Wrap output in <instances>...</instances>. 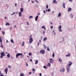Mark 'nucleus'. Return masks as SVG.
I'll return each mask as SVG.
<instances>
[{
    "instance_id": "obj_1",
    "label": "nucleus",
    "mask_w": 76,
    "mask_h": 76,
    "mask_svg": "<svg viewBox=\"0 0 76 76\" xmlns=\"http://www.w3.org/2000/svg\"><path fill=\"white\" fill-rule=\"evenodd\" d=\"M0 54H1V55L0 56V58H3V56H4L6 55V54H5V53H4V52H1L0 53Z\"/></svg>"
},
{
    "instance_id": "obj_2",
    "label": "nucleus",
    "mask_w": 76,
    "mask_h": 76,
    "mask_svg": "<svg viewBox=\"0 0 76 76\" xmlns=\"http://www.w3.org/2000/svg\"><path fill=\"white\" fill-rule=\"evenodd\" d=\"M0 42L1 45V48H3V44H2V40H1V37H0Z\"/></svg>"
},
{
    "instance_id": "obj_3",
    "label": "nucleus",
    "mask_w": 76,
    "mask_h": 76,
    "mask_svg": "<svg viewBox=\"0 0 76 76\" xmlns=\"http://www.w3.org/2000/svg\"><path fill=\"white\" fill-rule=\"evenodd\" d=\"M33 41V39L32 38V37L30 38L29 43L30 44H31V43H32V42Z\"/></svg>"
},
{
    "instance_id": "obj_4",
    "label": "nucleus",
    "mask_w": 76,
    "mask_h": 76,
    "mask_svg": "<svg viewBox=\"0 0 76 76\" xmlns=\"http://www.w3.org/2000/svg\"><path fill=\"white\" fill-rule=\"evenodd\" d=\"M66 67V70H67V72H69V69H70V67H69V66H68L67 65Z\"/></svg>"
},
{
    "instance_id": "obj_5",
    "label": "nucleus",
    "mask_w": 76,
    "mask_h": 76,
    "mask_svg": "<svg viewBox=\"0 0 76 76\" xmlns=\"http://www.w3.org/2000/svg\"><path fill=\"white\" fill-rule=\"evenodd\" d=\"M65 71V69L64 68H61L60 69V72H64Z\"/></svg>"
},
{
    "instance_id": "obj_6",
    "label": "nucleus",
    "mask_w": 76,
    "mask_h": 76,
    "mask_svg": "<svg viewBox=\"0 0 76 76\" xmlns=\"http://www.w3.org/2000/svg\"><path fill=\"white\" fill-rule=\"evenodd\" d=\"M40 52L41 53L44 54V53H45V50H42L40 51Z\"/></svg>"
},
{
    "instance_id": "obj_7",
    "label": "nucleus",
    "mask_w": 76,
    "mask_h": 76,
    "mask_svg": "<svg viewBox=\"0 0 76 76\" xmlns=\"http://www.w3.org/2000/svg\"><path fill=\"white\" fill-rule=\"evenodd\" d=\"M21 55V53H18L16 54V57L17 58H18V56H20Z\"/></svg>"
},
{
    "instance_id": "obj_8",
    "label": "nucleus",
    "mask_w": 76,
    "mask_h": 76,
    "mask_svg": "<svg viewBox=\"0 0 76 76\" xmlns=\"http://www.w3.org/2000/svg\"><path fill=\"white\" fill-rule=\"evenodd\" d=\"M72 64H73V63H72V62L71 61H69L68 64V65L69 66V67H70Z\"/></svg>"
},
{
    "instance_id": "obj_9",
    "label": "nucleus",
    "mask_w": 76,
    "mask_h": 76,
    "mask_svg": "<svg viewBox=\"0 0 76 76\" xmlns=\"http://www.w3.org/2000/svg\"><path fill=\"white\" fill-rule=\"evenodd\" d=\"M5 72L6 73V74H7V72H8V69L7 68H6L5 70Z\"/></svg>"
},
{
    "instance_id": "obj_10",
    "label": "nucleus",
    "mask_w": 76,
    "mask_h": 76,
    "mask_svg": "<svg viewBox=\"0 0 76 76\" xmlns=\"http://www.w3.org/2000/svg\"><path fill=\"white\" fill-rule=\"evenodd\" d=\"M71 11H72V9L70 7L69 8L68 10V12H71Z\"/></svg>"
},
{
    "instance_id": "obj_11",
    "label": "nucleus",
    "mask_w": 76,
    "mask_h": 76,
    "mask_svg": "<svg viewBox=\"0 0 76 76\" xmlns=\"http://www.w3.org/2000/svg\"><path fill=\"white\" fill-rule=\"evenodd\" d=\"M49 61H50V63H52V62L53 61V59L52 58H50L49 59Z\"/></svg>"
},
{
    "instance_id": "obj_12",
    "label": "nucleus",
    "mask_w": 76,
    "mask_h": 76,
    "mask_svg": "<svg viewBox=\"0 0 76 76\" xmlns=\"http://www.w3.org/2000/svg\"><path fill=\"white\" fill-rule=\"evenodd\" d=\"M38 18V16L37 15L36 16V17L35 18V21H37Z\"/></svg>"
},
{
    "instance_id": "obj_13",
    "label": "nucleus",
    "mask_w": 76,
    "mask_h": 76,
    "mask_svg": "<svg viewBox=\"0 0 76 76\" xmlns=\"http://www.w3.org/2000/svg\"><path fill=\"white\" fill-rule=\"evenodd\" d=\"M55 3V4H57V1H56V0H53V3Z\"/></svg>"
},
{
    "instance_id": "obj_14",
    "label": "nucleus",
    "mask_w": 76,
    "mask_h": 76,
    "mask_svg": "<svg viewBox=\"0 0 76 76\" xmlns=\"http://www.w3.org/2000/svg\"><path fill=\"white\" fill-rule=\"evenodd\" d=\"M71 54H70L69 53H68V55H66V57H70L71 56Z\"/></svg>"
},
{
    "instance_id": "obj_15",
    "label": "nucleus",
    "mask_w": 76,
    "mask_h": 76,
    "mask_svg": "<svg viewBox=\"0 0 76 76\" xmlns=\"http://www.w3.org/2000/svg\"><path fill=\"white\" fill-rule=\"evenodd\" d=\"M19 16H20V17H21V16H22V12H20L19 13Z\"/></svg>"
},
{
    "instance_id": "obj_16",
    "label": "nucleus",
    "mask_w": 76,
    "mask_h": 76,
    "mask_svg": "<svg viewBox=\"0 0 76 76\" xmlns=\"http://www.w3.org/2000/svg\"><path fill=\"white\" fill-rule=\"evenodd\" d=\"M38 63V60H35V64H37Z\"/></svg>"
},
{
    "instance_id": "obj_17",
    "label": "nucleus",
    "mask_w": 76,
    "mask_h": 76,
    "mask_svg": "<svg viewBox=\"0 0 76 76\" xmlns=\"http://www.w3.org/2000/svg\"><path fill=\"white\" fill-rule=\"evenodd\" d=\"M63 6L64 8H65L66 7H65V3L64 2L63 3Z\"/></svg>"
},
{
    "instance_id": "obj_18",
    "label": "nucleus",
    "mask_w": 76,
    "mask_h": 76,
    "mask_svg": "<svg viewBox=\"0 0 76 76\" xmlns=\"http://www.w3.org/2000/svg\"><path fill=\"white\" fill-rule=\"evenodd\" d=\"M7 57L8 58H10V54H9V53H8L7 55Z\"/></svg>"
},
{
    "instance_id": "obj_19",
    "label": "nucleus",
    "mask_w": 76,
    "mask_h": 76,
    "mask_svg": "<svg viewBox=\"0 0 76 76\" xmlns=\"http://www.w3.org/2000/svg\"><path fill=\"white\" fill-rule=\"evenodd\" d=\"M70 16L71 17V19H73V15L72 14H71L70 15Z\"/></svg>"
},
{
    "instance_id": "obj_20",
    "label": "nucleus",
    "mask_w": 76,
    "mask_h": 76,
    "mask_svg": "<svg viewBox=\"0 0 76 76\" xmlns=\"http://www.w3.org/2000/svg\"><path fill=\"white\" fill-rule=\"evenodd\" d=\"M21 55H20L21 56V58H22V57H23V56H24V55L22 53H21Z\"/></svg>"
},
{
    "instance_id": "obj_21",
    "label": "nucleus",
    "mask_w": 76,
    "mask_h": 76,
    "mask_svg": "<svg viewBox=\"0 0 76 76\" xmlns=\"http://www.w3.org/2000/svg\"><path fill=\"white\" fill-rule=\"evenodd\" d=\"M18 13V12H14L13 14H11L10 15H15V13H16L17 14V13Z\"/></svg>"
},
{
    "instance_id": "obj_22",
    "label": "nucleus",
    "mask_w": 76,
    "mask_h": 76,
    "mask_svg": "<svg viewBox=\"0 0 76 76\" xmlns=\"http://www.w3.org/2000/svg\"><path fill=\"white\" fill-rule=\"evenodd\" d=\"M6 26H7V25H8L9 26L10 25V24L9 23H7L5 24Z\"/></svg>"
},
{
    "instance_id": "obj_23",
    "label": "nucleus",
    "mask_w": 76,
    "mask_h": 76,
    "mask_svg": "<svg viewBox=\"0 0 76 76\" xmlns=\"http://www.w3.org/2000/svg\"><path fill=\"white\" fill-rule=\"evenodd\" d=\"M20 76H25V74H23V73H21L20 74Z\"/></svg>"
},
{
    "instance_id": "obj_24",
    "label": "nucleus",
    "mask_w": 76,
    "mask_h": 76,
    "mask_svg": "<svg viewBox=\"0 0 76 76\" xmlns=\"http://www.w3.org/2000/svg\"><path fill=\"white\" fill-rule=\"evenodd\" d=\"M20 11L21 12H23V8H21L20 9Z\"/></svg>"
},
{
    "instance_id": "obj_25",
    "label": "nucleus",
    "mask_w": 76,
    "mask_h": 76,
    "mask_svg": "<svg viewBox=\"0 0 76 76\" xmlns=\"http://www.w3.org/2000/svg\"><path fill=\"white\" fill-rule=\"evenodd\" d=\"M48 67H50L51 66V64H50V63H48Z\"/></svg>"
},
{
    "instance_id": "obj_26",
    "label": "nucleus",
    "mask_w": 76,
    "mask_h": 76,
    "mask_svg": "<svg viewBox=\"0 0 76 76\" xmlns=\"http://www.w3.org/2000/svg\"><path fill=\"white\" fill-rule=\"evenodd\" d=\"M60 16H61V12H59L58 15V17H60Z\"/></svg>"
},
{
    "instance_id": "obj_27",
    "label": "nucleus",
    "mask_w": 76,
    "mask_h": 76,
    "mask_svg": "<svg viewBox=\"0 0 76 76\" xmlns=\"http://www.w3.org/2000/svg\"><path fill=\"white\" fill-rule=\"evenodd\" d=\"M11 42H12V43H13L14 42V41L12 39H11Z\"/></svg>"
},
{
    "instance_id": "obj_28",
    "label": "nucleus",
    "mask_w": 76,
    "mask_h": 76,
    "mask_svg": "<svg viewBox=\"0 0 76 76\" xmlns=\"http://www.w3.org/2000/svg\"><path fill=\"white\" fill-rule=\"evenodd\" d=\"M43 46H44L45 49V48H47V46H45V44L43 45Z\"/></svg>"
},
{
    "instance_id": "obj_29",
    "label": "nucleus",
    "mask_w": 76,
    "mask_h": 76,
    "mask_svg": "<svg viewBox=\"0 0 76 76\" xmlns=\"http://www.w3.org/2000/svg\"><path fill=\"white\" fill-rule=\"evenodd\" d=\"M43 68H44V69H47V67L45 66H43Z\"/></svg>"
},
{
    "instance_id": "obj_30",
    "label": "nucleus",
    "mask_w": 76,
    "mask_h": 76,
    "mask_svg": "<svg viewBox=\"0 0 76 76\" xmlns=\"http://www.w3.org/2000/svg\"><path fill=\"white\" fill-rule=\"evenodd\" d=\"M46 40H47V38L45 37L43 39L44 41H46Z\"/></svg>"
},
{
    "instance_id": "obj_31",
    "label": "nucleus",
    "mask_w": 76,
    "mask_h": 76,
    "mask_svg": "<svg viewBox=\"0 0 76 76\" xmlns=\"http://www.w3.org/2000/svg\"><path fill=\"white\" fill-rule=\"evenodd\" d=\"M58 60L59 61H60V62H62V60H61V59H59Z\"/></svg>"
},
{
    "instance_id": "obj_32",
    "label": "nucleus",
    "mask_w": 76,
    "mask_h": 76,
    "mask_svg": "<svg viewBox=\"0 0 76 76\" xmlns=\"http://www.w3.org/2000/svg\"><path fill=\"white\" fill-rule=\"evenodd\" d=\"M2 33L3 34V35H4V34H5V32H4V31H3L2 32Z\"/></svg>"
},
{
    "instance_id": "obj_33",
    "label": "nucleus",
    "mask_w": 76,
    "mask_h": 76,
    "mask_svg": "<svg viewBox=\"0 0 76 76\" xmlns=\"http://www.w3.org/2000/svg\"><path fill=\"white\" fill-rule=\"evenodd\" d=\"M0 76H4V75H3V74L1 73L0 74Z\"/></svg>"
},
{
    "instance_id": "obj_34",
    "label": "nucleus",
    "mask_w": 76,
    "mask_h": 76,
    "mask_svg": "<svg viewBox=\"0 0 76 76\" xmlns=\"http://www.w3.org/2000/svg\"><path fill=\"white\" fill-rule=\"evenodd\" d=\"M31 18H33V17H32V16H30L29 17V19H31Z\"/></svg>"
},
{
    "instance_id": "obj_35",
    "label": "nucleus",
    "mask_w": 76,
    "mask_h": 76,
    "mask_svg": "<svg viewBox=\"0 0 76 76\" xmlns=\"http://www.w3.org/2000/svg\"><path fill=\"white\" fill-rule=\"evenodd\" d=\"M28 55L29 56H31L32 55V53H29Z\"/></svg>"
},
{
    "instance_id": "obj_36",
    "label": "nucleus",
    "mask_w": 76,
    "mask_h": 76,
    "mask_svg": "<svg viewBox=\"0 0 76 76\" xmlns=\"http://www.w3.org/2000/svg\"><path fill=\"white\" fill-rule=\"evenodd\" d=\"M24 44H25V42H23L22 43V46H23V45H24Z\"/></svg>"
},
{
    "instance_id": "obj_37",
    "label": "nucleus",
    "mask_w": 76,
    "mask_h": 76,
    "mask_svg": "<svg viewBox=\"0 0 76 76\" xmlns=\"http://www.w3.org/2000/svg\"><path fill=\"white\" fill-rule=\"evenodd\" d=\"M59 32H62V30L61 29V28L59 29Z\"/></svg>"
},
{
    "instance_id": "obj_38",
    "label": "nucleus",
    "mask_w": 76,
    "mask_h": 76,
    "mask_svg": "<svg viewBox=\"0 0 76 76\" xmlns=\"http://www.w3.org/2000/svg\"><path fill=\"white\" fill-rule=\"evenodd\" d=\"M47 50L48 51H50V49H49V48H48V47H47Z\"/></svg>"
},
{
    "instance_id": "obj_39",
    "label": "nucleus",
    "mask_w": 76,
    "mask_h": 76,
    "mask_svg": "<svg viewBox=\"0 0 76 76\" xmlns=\"http://www.w3.org/2000/svg\"><path fill=\"white\" fill-rule=\"evenodd\" d=\"M45 27V26H42V29H44V28Z\"/></svg>"
},
{
    "instance_id": "obj_40",
    "label": "nucleus",
    "mask_w": 76,
    "mask_h": 76,
    "mask_svg": "<svg viewBox=\"0 0 76 76\" xmlns=\"http://www.w3.org/2000/svg\"><path fill=\"white\" fill-rule=\"evenodd\" d=\"M52 56L53 57H54V53H53V54Z\"/></svg>"
},
{
    "instance_id": "obj_41",
    "label": "nucleus",
    "mask_w": 76,
    "mask_h": 76,
    "mask_svg": "<svg viewBox=\"0 0 76 76\" xmlns=\"http://www.w3.org/2000/svg\"><path fill=\"white\" fill-rule=\"evenodd\" d=\"M46 7V9L48 8V5H47Z\"/></svg>"
},
{
    "instance_id": "obj_42",
    "label": "nucleus",
    "mask_w": 76,
    "mask_h": 76,
    "mask_svg": "<svg viewBox=\"0 0 76 76\" xmlns=\"http://www.w3.org/2000/svg\"><path fill=\"white\" fill-rule=\"evenodd\" d=\"M59 29H61V26H60L59 27H58Z\"/></svg>"
},
{
    "instance_id": "obj_43",
    "label": "nucleus",
    "mask_w": 76,
    "mask_h": 76,
    "mask_svg": "<svg viewBox=\"0 0 76 76\" xmlns=\"http://www.w3.org/2000/svg\"><path fill=\"white\" fill-rule=\"evenodd\" d=\"M35 1H36V2H37V3H38V1H37V0H35Z\"/></svg>"
},
{
    "instance_id": "obj_44",
    "label": "nucleus",
    "mask_w": 76,
    "mask_h": 76,
    "mask_svg": "<svg viewBox=\"0 0 76 76\" xmlns=\"http://www.w3.org/2000/svg\"><path fill=\"white\" fill-rule=\"evenodd\" d=\"M33 71H35V69L34 68H33L32 69Z\"/></svg>"
},
{
    "instance_id": "obj_45",
    "label": "nucleus",
    "mask_w": 76,
    "mask_h": 76,
    "mask_svg": "<svg viewBox=\"0 0 76 76\" xmlns=\"http://www.w3.org/2000/svg\"><path fill=\"white\" fill-rule=\"evenodd\" d=\"M50 28L51 29H53V26H50Z\"/></svg>"
},
{
    "instance_id": "obj_46",
    "label": "nucleus",
    "mask_w": 76,
    "mask_h": 76,
    "mask_svg": "<svg viewBox=\"0 0 76 76\" xmlns=\"http://www.w3.org/2000/svg\"><path fill=\"white\" fill-rule=\"evenodd\" d=\"M8 67L9 68H10V69H11V66L10 65H9Z\"/></svg>"
},
{
    "instance_id": "obj_47",
    "label": "nucleus",
    "mask_w": 76,
    "mask_h": 76,
    "mask_svg": "<svg viewBox=\"0 0 76 76\" xmlns=\"http://www.w3.org/2000/svg\"><path fill=\"white\" fill-rule=\"evenodd\" d=\"M43 13H45V10H43Z\"/></svg>"
},
{
    "instance_id": "obj_48",
    "label": "nucleus",
    "mask_w": 76,
    "mask_h": 76,
    "mask_svg": "<svg viewBox=\"0 0 76 76\" xmlns=\"http://www.w3.org/2000/svg\"><path fill=\"white\" fill-rule=\"evenodd\" d=\"M48 12H50V9H48V10H47Z\"/></svg>"
},
{
    "instance_id": "obj_49",
    "label": "nucleus",
    "mask_w": 76,
    "mask_h": 76,
    "mask_svg": "<svg viewBox=\"0 0 76 76\" xmlns=\"http://www.w3.org/2000/svg\"><path fill=\"white\" fill-rule=\"evenodd\" d=\"M26 22L27 23V25H29V23H28V21H26Z\"/></svg>"
},
{
    "instance_id": "obj_50",
    "label": "nucleus",
    "mask_w": 76,
    "mask_h": 76,
    "mask_svg": "<svg viewBox=\"0 0 76 76\" xmlns=\"http://www.w3.org/2000/svg\"><path fill=\"white\" fill-rule=\"evenodd\" d=\"M39 76H42V74L41 73H40L39 74Z\"/></svg>"
},
{
    "instance_id": "obj_51",
    "label": "nucleus",
    "mask_w": 76,
    "mask_h": 76,
    "mask_svg": "<svg viewBox=\"0 0 76 76\" xmlns=\"http://www.w3.org/2000/svg\"><path fill=\"white\" fill-rule=\"evenodd\" d=\"M62 39H63V40H62V41H64V37H62Z\"/></svg>"
},
{
    "instance_id": "obj_52",
    "label": "nucleus",
    "mask_w": 76,
    "mask_h": 76,
    "mask_svg": "<svg viewBox=\"0 0 76 76\" xmlns=\"http://www.w3.org/2000/svg\"><path fill=\"white\" fill-rule=\"evenodd\" d=\"M26 66H28V63H26Z\"/></svg>"
},
{
    "instance_id": "obj_53",
    "label": "nucleus",
    "mask_w": 76,
    "mask_h": 76,
    "mask_svg": "<svg viewBox=\"0 0 76 76\" xmlns=\"http://www.w3.org/2000/svg\"><path fill=\"white\" fill-rule=\"evenodd\" d=\"M30 61H32V59H31L30 60Z\"/></svg>"
},
{
    "instance_id": "obj_54",
    "label": "nucleus",
    "mask_w": 76,
    "mask_h": 76,
    "mask_svg": "<svg viewBox=\"0 0 76 76\" xmlns=\"http://www.w3.org/2000/svg\"><path fill=\"white\" fill-rule=\"evenodd\" d=\"M43 34H45V31H43Z\"/></svg>"
},
{
    "instance_id": "obj_55",
    "label": "nucleus",
    "mask_w": 76,
    "mask_h": 76,
    "mask_svg": "<svg viewBox=\"0 0 76 76\" xmlns=\"http://www.w3.org/2000/svg\"><path fill=\"white\" fill-rule=\"evenodd\" d=\"M44 30H46V28H45V27L44 28Z\"/></svg>"
},
{
    "instance_id": "obj_56",
    "label": "nucleus",
    "mask_w": 76,
    "mask_h": 76,
    "mask_svg": "<svg viewBox=\"0 0 76 76\" xmlns=\"http://www.w3.org/2000/svg\"><path fill=\"white\" fill-rule=\"evenodd\" d=\"M69 1H70L71 2H72V0H69Z\"/></svg>"
},
{
    "instance_id": "obj_57",
    "label": "nucleus",
    "mask_w": 76,
    "mask_h": 76,
    "mask_svg": "<svg viewBox=\"0 0 76 76\" xmlns=\"http://www.w3.org/2000/svg\"><path fill=\"white\" fill-rule=\"evenodd\" d=\"M32 36V35L30 36V38H32L31 37Z\"/></svg>"
},
{
    "instance_id": "obj_58",
    "label": "nucleus",
    "mask_w": 76,
    "mask_h": 76,
    "mask_svg": "<svg viewBox=\"0 0 76 76\" xmlns=\"http://www.w3.org/2000/svg\"><path fill=\"white\" fill-rule=\"evenodd\" d=\"M6 41H7V43H8L9 42H8V40H7Z\"/></svg>"
},
{
    "instance_id": "obj_59",
    "label": "nucleus",
    "mask_w": 76,
    "mask_h": 76,
    "mask_svg": "<svg viewBox=\"0 0 76 76\" xmlns=\"http://www.w3.org/2000/svg\"><path fill=\"white\" fill-rule=\"evenodd\" d=\"M37 15H40V13H37Z\"/></svg>"
},
{
    "instance_id": "obj_60",
    "label": "nucleus",
    "mask_w": 76,
    "mask_h": 76,
    "mask_svg": "<svg viewBox=\"0 0 76 76\" xmlns=\"http://www.w3.org/2000/svg\"><path fill=\"white\" fill-rule=\"evenodd\" d=\"M11 58H12V59L13 60V57L12 56H11Z\"/></svg>"
},
{
    "instance_id": "obj_61",
    "label": "nucleus",
    "mask_w": 76,
    "mask_h": 76,
    "mask_svg": "<svg viewBox=\"0 0 76 76\" xmlns=\"http://www.w3.org/2000/svg\"><path fill=\"white\" fill-rule=\"evenodd\" d=\"M52 13L53 14V13H54V12L53 11Z\"/></svg>"
},
{
    "instance_id": "obj_62",
    "label": "nucleus",
    "mask_w": 76,
    "mask_h": 76,
    "mask_svg": "<svg viewBox=\"0 0 76 76\" xmlns=\"http://www.w3.org/2000/svg\"><path fill=\"white\" fill-rule=\"evenodd\" d=\"M5 53H6V54H8V53H7V52H6Z\"/></svg>"
},
{
    "instance_id": "obj_63",
    "label": "nucleus",
    "mask_w": 76,
    "mask_h": 76,
    "mask_svg": "<svg viewBox=\"0 0 76 76\" xmlns=\"http://www.w3.org/2000/svg\"><path fill=\"white\" fill-rule=\"evenodd\" d=\"M54 32H55V31H54V30H53V33H54Z\"/></svg>"
},
{
    "instance_id": "obj_64",
    "label": "nucleus",
    "mask_w": 76,
    "mask_h": 76,
    "mask_svg": "<svg viewBox=\"0 0 76 76\" xmlns=\"http://www.w3.org/2000/svg\"><path fill=\"white\" fill-rule=\"evenodd\" d=\"M31 73V72H29V73H28V74H29V75H30Z\"/></svg>"
}]
</instances>
